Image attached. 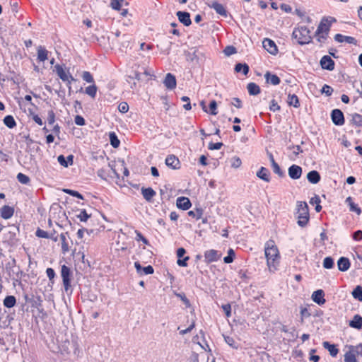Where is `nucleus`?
<instances>
[{"label":"nucleus","mask_w":362,"mask_h":362,"mask_svg":"<svg viewBox=\"0 0 362 362\" xmlns=\"http://www.w3.org/2000/svg\"><path fill=\"white\" fill-rule=\"evenodd\" d=\"M264 253L269 270H277L280 262V255L279 250L273 240H269L266 242Z\"/></svg>","instance_id":"1"},{"label":"nucleus","mask_w":362,"mask_h":362,"mask_svg":"<svg viewBox=\"0 0 362 362\" xmlns=\"http://www.w3.org/2000/svg\"><path fill=\"white\" fill-rule=\"evenodd\" d=\"M296 214L298 225L300 227L306 226L310 219V215L308 206L305 202H297Z\"/></svg>","instance_id":"2"},{"label":"nucleus","mask_w":362,"mask_h":362,"mask_svg":"<svg viewBox=\"0 0 362 362\" xmlns=\"http://www.w3.org/2000/svg\"><path fill=\"white\" fill-rule=\"evenodd\" d=\"M292 37L299 45H306L311 42L312 37L310 30L305 26H299L295 28L292 33Z\"/></svg>","instance_id":"3"},{"label":"nucleus","mask_w":362,"mask_h":362,"mask_svg":"<svg viewBox=\"0 0 362 362\" xmlns=\"http://www.w3.org/2000/svg\"><path fill=\"white\" fill-rule=\"evenodd\" d=\"M62 278V285L64 292L67 296H71L73 293L74 288L76 284L74 281V273H61Z\"/></svg>","instance_id":"4"},{"label":"nucleus","mask_w":362,"mask_h":362,"mask_svg":"<svg viewBox=\"0 0 362 362\" xmlns=\"http://www.w3.org/2000/svg\"><path fill=\"white\" fill-rule=\"evenodd\" d=\"M55 71L57 74V76L62 79L63 81L67 82V86L69 88V93L71 91V82L75 81L76 79L69 73H67L63 67L57 64L55 66Z\"/></svg>","instance_id":"5"},{"label":"nucleus","mask_w":362,"mask_h":362,"mask_svg":"<svg viewBox=\"0 0 362 362\" xmlns=\"http://www.w3.org/2000/svg\"><path fill=\"white\" fill-rule=\"evenodd\" d=\"M24 298L26 303L30 304L32 308H37L40 312L43 310L42 309V299L41 296L37 295L25 294Z\"/></svg>","instance_id":"6"},{"label":"nucleus","mask_w":362,"mask_h":362,"mask_svg":"<svg viewBox=\"0 0 362 362\" xmlns=\"http://www.w3.org/2000/svg\"><path fill=\"white\" fill-rule=\"evenodd\" d=\"M335 21H336V19L333 17L322 18V19L321 20V21L317 28L315 35H320L322 33L328 34L332 23L335 22Z\"/></svg>","instance_id":"7"},{"label":"nucleus","mask_w":362,"mask_h":362,"mask_svg":"<svg viewBox=\"0 0 362 362\" xmlns=\"http://www.w3.org/2000/svg\"><path fill=\"white\" fill-rule=\"evenodd\" d=\"M332 122L337 126H341L344 124V113L339 109H334L331 112Z\"/></svg>","instance_id":"8"},{"label":"nucleus","mask_w":362,"mask_h":362,"mask_svg":"<svg viewBox=\"0 0 362 362\" xmlns=\"http://www.w3.org/2000/svg\"><path fill=\"white\" fill-rule=\"evenodd\" d=\"M325 296V293L322 289H317L312 293L311 299L318 305H322L326 303Z\"/></svg>","instance_id":"9"},{"label":"nucleus","mask_w":362,"mask_h":362,"mask_svg":"<svg viewBox=\"0 0 362 362\" xmlns=\"http://www.w3.org/2000/svg\"><path fill=\"white\" fill-rule=\"evenodd\" d=\"M320 64L323 69L332 71L334 69V62L329 56H323L320 59Z\"/></svg>","instance_id":"10"},{"label":"nucleus","mask_w":362,"mask_h":362,"mask_svg":"<svg viewBox=\"0 0 362 362\" xmlns=\"http://www.w3.org/2000/svg\"><path fill=\"white\" fill-rule=\"evenodd\" d=\"M263 47L270 54H276L278 52V49L273 40L269 38H265L262 42Z\"/></svg>","instance_id":"11"},{"label":"nucleus","mask_w":362,"mask_h":362,"mask_svg":"<svg viewBox=\"0 0 362 362\" xmlns=\"http://www.w3.org/2000/svg\"><path fill=\"white\" fill-rule=\"evenodd\" d=\"M288 173L291 179H299L302 175V168L293 164L288 168Z\"/></svg>","instance_id":"12"},{"label":"nucleus","mask_w":362,"mask_h":362,"mask_svg":"<svg viewBox=\"0 0 362 362\" xmlns=\"http://www.w3.org/2000/svg\"><path fill=\"white\" fill-rule=\"evenodd\" d=\"M221 254L216 250H209L204 252V258L206 262H212L220 259Z\"/></svg>","instance_id":"13"},{"label":"nucleus","mask_w":362,"mask_h":362,"mask_svg":"<svg viewBox=\"0 0 362 362\" xmlns=\"http://www.w3.org/2000/svg\"><path fill=\"white\" fill-rule=\"evenodd\" d=\"M165 165L173 169H179L180 168V162L179 159L174 155H169L165 158Z\"/></svg>","instance_id":"14"},{"label":"nucleus","mask_w":362,"mask_h":362,"mask_svg":"<svg viewBox=\"0 0 362 362\" xmlns=\"http://www.w3.org/2000/svg\"><path fill=\"white\" fill-rule=\"evenodd\" d=\"M176 205L179 209L182 210H187L191 207L192 204L189 198L185 197H180L177 199Z\"/></svg>","instance_id":"15"},{"label":"nucleus","mask_w":362,"mask_h":362,"mask_svg":"<svg viewBox=\"0 0 362 362\" xmlns=\"http://www.w3.org/2000/svg\"><path fill=\"white\" fill-rule=\"evenodd\" d=\"M163 83L165 86L170 90L174 89L176 87V78L174 75L170 73L166 74Z\"/></svg>","instance_id":"16"},{"label":"nucleus","mask_w":362,"mask_h":362,"mask_svg":"<svg viewBox=\"0 0 362 362\" xmlns=\"http://www.w3.org/2000/svg\"><path fill=\"white\" fill-rule=\"evenodd\" d=\"M323 347L327 349L332 357H336L339 353L337 345L325 341L322 342Z\"/></svg>","instance_id":"17"},{"label":"nucleus","mask_w":362,"mask_h":362,"mask_svg":"<svg viewBox=\"0 0 362 362\" xmlns=\"http://www.w3.org/2000/svg\"><path fill=\"white\" fill-rule=\"evenodd\" d=\"M177 16L180 23H182L185 26H189L191 25L192 21L190 19V15L188 12L185 11H177Z\"/></svg>","instance_id":"18"},{"label":"nucleus","mask_w":362,"mask_h":362,"mask_svg":"<svg viewBox=\"0 0 362 362\" xmlns=\"http://www.w3.org/2000/svg\"><path fill=\"white\" fill-rule=\"evenodd\" d=\"M350 327L360 330L362 329V317L356 314L354 316L352 320L349 322Z\"/></svg>","instance_id":"19"},{"label":"nucleus","mask_w":362,"mask_h":362,"mask_svg":"<svg viewBox=\"0 0 362 362\" xmlns=\"http://www.w3.org/2000/svg\"><path fill=\"white\" fill-rule=\"evenodd\" d=\"M141 194L144 197V198L148 202H152L153 197L156 194V192L155 190H153L151 187H142L141 189Z\"/></svg>","instance_id":"20"},{"label":"nucleus","mask_w":362,"mask_h":362,"mask_svg":"<svg viewBox=\"0 0 362 362\" xmlns=\"http://www.w3.org/2000/svg\"><path fill=\"white\" fill-rule=\"evenodd\" d=\"M1 217L4 219H9L14 214V209L11 206L5 205L0 209Z\"/></svg>","instance_id":"21"},{"label":"nucleus","mask_w":362,"mask_h":362,"mask_svg":"<svg viewBox=\"0 0 362 362\" xmlns=\"http://www.w3.org/2000/svg\"><path fill=\"white\" fill-rule=\"evenodd\" d=\"M209 6L214 9L218 14L223 17L227 16V11L222 4L216 1H214L211 3V4L209 5Z\"/></svg>","instance_id":"22"},{"label":"nucleus","mask_w":362,"mask_h":362,"mask_svg":"<svg viewBox=\"0 0 362 362\" xmlns=\"http://www.w3.org/2000/svg\"><path fill=\"white\" fill-rule=\"evenodd\" d=\"M74 156L69 155L66 158H65L63 155H60L57 158V160L59 164L64 167H68L69 165H71L74 162Z\"/></svg>","instance_id":"23"},{"label":"nucleus","mask_w":362,"mask_h":362,"mask_svg":"<svg viewBox=\"0 0 362 362\" xmlns=\"http://www.w3.org/2000/svg\"><path fill=\"white\" fill-rule=\"evenodd\" d=\"M256 175L261 180L265 182L270 181V173L269 170L264 167H261L260 169L257 172Z\"/></svg>","instance_id":"24"},{"label":"nucleus","mask_w":362,"mask_h":362,"mask_svg":"<svg viewBox=\"0 0 362 362\" xmlns=\"http://www.w3.org/2000/svg\"><path fill=\"white\" fill-rule=\"evenodd\" d=\"M264 78L268 83H271L274 86H276L280 83L281 80L279 77L276 74H272L270 72L267 71L264 74Z\"/></svg>","instance_id":"25"},{"label":"nucleus","mask_w":362,"mask_h":362,"mask_svg":"<svg viewBox=\"0 0 362 362\" xmlns=\"http://www.w3.org/2000/svg\"><path fill=\"white\" fill-rule=\"evenodd\" d=\"M337 267L339 270L341 272L348 270L350 267L349 259L344 257H340L337 262Z\"/></svg>","instance_id":"26"},{"label":"nucleus","mask_w":362,"mask_h":362,"mask_svg":"<svg viewBox=\"0 0 362 362\" xmlns=\"http://www.w3.org/2000/svg\"><path fill=\"white\" fill-rule=\"evenodd\" d=\"M345 202L348 204L349 206V211L352 212L356 213L358 215H360L361 214V208L353 202V199L351 197H348Z\"/></svg>","instance_id":"27"},{"label":"nucleus","mask_w":362,"mask_h":362,"mask_svg":"<svg viewBox=\"0 0 362 362\" xmlns=\"http://www.w3.org/2000/svg\"><path fill=\"white\" fill-rule=\"evenodd\" d=\"M307 179L310 183L317 184L320 180V175L317 171L312 170L307 174Z\"/></svg>","instance_id":"28"},{"label":"nucleus","mask_w":362,"mask_h":362,"mask_svg":"<svg viewBox=\"0 0 362 362\" xmlns=\"http://www.w3.org/2000/svg\"><path fill=\"white\" fill-rule=\"evenodd\" d=\"M16 304V298L14 296H6L3 300V305L7 308H13Z\"/></svg>","instance_id":"29"},{"label":"nucleus","mask_w":362,"mask_h":362,"mask_svg":"<svg viewBox=\"0 0 362 362\" xmlns=\"http://www.w3.org/2000/svg\"><path fill=\"white\" fill-rule=\"evenodd\" d=\"M225 342L233 349H238L240 348V344L235 341V339L230 336L223 335Z\"/></svg>","instance_id":"30"},{"label":"nucleus","mask_w":362,"mask_h":362,"mask_svg":"<svg viewBox=\"0 0 362 362\" xmlns=\"http://www.w3.org/2000/svg\"><path fill=\"white\" fill-rule=\"evenodd\" d=\"M248 93L251 95H257L260 93V88L255 83H249L247 86Z\"/></svg>","instance_id":"31"},{"label":"nucleus","mask_w":362,"mask_h":362,"mask_svg":"<svg viewBox=\"0 0 362 362\" xmlns=\"http://www.w3.org/2000/svg\"><path fill=\"white\" fill-rule=\"evenodd\" d=\"M249 66L247 64L238 63L235 66V72H241L243 75L246 76L249 72Z\"/></svg>","instance_id":"32"},{"label":"nucleus","mask_w":362,"mask_h":362,"mask_svg":"<svg viewBox=\"0 0 362 362\" xmlns=\"http://www.w3.org/2000/svg\"><path fill=\"white\" fill-rule=\"evenodd\" d=\"M288 104L290 106H293L294 107H298L300 106V103L298 98L295 94H288Z\"/></svg>","instance_id":"33"},{"label":"nucleus","mask_w":362,"mask_h":362,"mask_svg":"<svg viewBox=\"0 0 362 362\" xmlns=\"http://www.w3.org/2000/svg\"><path fill=\"white\" fill-rule=\"evenodd\" d=\"M351 295L354 298L362 302V286L361 285L356 286L351 292Z\"/></svg>","instance_id":"34"},{"label":"nucleus","mask_w":362,"mask_h":362,"mask_svg":"<svg viewBox=\"0 0 362 362\" xmlns=\"http://www.w3.org/2000/svg\"><path fill=\"white\" fill-rule=\"evenodd\" d=\"M4 124L9 129H13L16 126V122L12 115H7L4 119Z\"/></svg>","instance_id":"35"},{"label":"nucleus","mask_w":362,"mask_h":362,"mask_svg":"<svg viewBox=\"0 0 362 362\" xmlns=\"http://www.w3.org/2000/svg\"><path fill=\"white\" fill-rule=\"evenodd\" d=\"M48 52L42 47L40 46L37 49V59L40 62H45L47 59Z\"/></svg>","instance_id":"36"},{"label":"nucleus","mask_w":362,"mask_h":362,"mask_svg":"<svg viewBox=\"0 0 362 362\" xmlns=\"http://www.w3.org/2000/svg\"><path fill=\"white\" fill-rule=\"evenodd\" d=\"M351 123L356 127H362V115L358 113L352 114Z\"/></svg>","instance_id":"37"},{"label":"nucleus","mask_w":362,"mask_h":362,"mask_svg":"<svg viewBox=\"0 0 362 362\" xmlns=\"http://www.w3.org/2000/svg\"><path fill=\"white\" fill-rule=\"evenodd\" d=\"M109 137H110V142L111 146L113 148H118L120 144V141L118 139L116 134L115 132H110Z\"/></svg>","instance_id":"38"},{"label":"nucleus","mask_w":362,"mask_h":362,"mask_svg":"<svg viewBox=\"0 0 362 362\" xmlns=\"http://www.w3.org/2000/svg\"><path fill=\"white\" fill-rule=\"evenodd\" d=\"M66 234L67 233H62L60 235V240L62 242V250L64 254L66 253L69 251V245L66 238Z\"/></svg>","instance_id":"39"},{"label":"nucleus","mask_w":362,"mask_h":362,"mask_svg":"<svg viewBox=\"0 0 362 362\" xmlns=\"http://www.w3.org/2000/svg\"><path fill=\"white\" fill-rule=\"evenodd\" d=\"M81 258L83 259V261L81 262V263H78L76 264H75V270L76 272H78V270H87L88 267H90V264L89 263H86L83 259H84V255H83L81 256Z\"/></svg>","instance_id":"40"},{"label":"nucleus","mask_w":362,"mask_h":362,"mask_svg":"<svg viewBox=\"0 0 362 362\" xmlns=\"http://www.w3.org/2000/svg\"><path fill=\"white\" fill-rule=\"evenodd\" d=\"M97 90V86L95 84H93L86 88L85 93L91 98H94L96 95Z\"/></svg>","instance_id":"41"},{"label":"nucleus","mask_w":362,"mask_h":362,"mask_svg":"<svg viewBox=\"0 0 362 362\" xmlns=\"http://www.w3.org/2000/svg\"><path fill=\"white\" fill-rule=\"evenodd\" d=\"M344 362H358L356 354L351 349L344 354Z\"/></svg>","instance_id":"42"},{"label":"nucleus","mask_w":362,"mask_h":362,"mask_svg":"<svg viewBox=\"0 0 362 362\" xmlns=\"http://www.w3.org/2000/svg\"><path fill=\"white\" fill-rule=\"evenodd\" d=\"M349 349L353 351L358 356L362 357V343L357 344L356 346H349Z\"/></svg>","instance_id":"43"},{"label":"nucleus","mask_w":362,"mask_h":362,"mask_svg":"<svg viewBox=\"0 0 362 362\" xmlns=\"http://www.w3.org/2000/svg\"><path fill=\"white\" fill-rule=\"evenodd\" d=\"M202 214H203V210L200 208H197L194 211H189L188 212V215L189 216L195 218L197 220L201 218Z\"/></svg>","instance_id":"44"},{"label":"nucleus","mask_w":362,"mask_h":362,"mask_svg":"<svg viewBox=\"0 0 362 362\" xmlns=\"http://www.w3.org/2000/svg\"><path fill=\"white\" fill-rule=\"evenodd\" d=\"M63 192L67 194H69L72 197H77L80 199H83L84 197L83 196L79 193L77 191H75V190H73V189H63Z\"/></svg>","instance_id":"45"},{"label":"nucleus","mask_w":362,"mask_h":362,"mask_svg":"<svg viewBox=\"0 0 362 362\" xmlns=\"http://www.w3.org/2000/svg\"><path fill=\"white\" fill-rule=\"evenodd\" d=\"M334 259L331 257H327L324 259L323 267L325 269H330L333 267Z\"/></svg>","instance_id":"46"},{"label":"nucleus","mask_w":362,"mask_h":362,"mask_svg":"<svg viewBox=\"0 0 362 362\" xmlns=\"http://www.w3.org/2000/svg\"><path fill=\"white\" fill-rule=\"evenodd\" d=\"M235 252L233 249H229L228 251V255L223 258V261L226 264L231 263L235 257Z\"/></svg>","instance_id":"47"},{"label":"nucleus","mask_w":362,"mask_h":362,"mask_svg":"<svg viewBox=\"0 0 362 362\" xmlns=\"http://www.w3.org/2000/svg\"><path fill=\"white\" fill-rule=\"evenodd\" d=\"M76 217L81 222H86L90 217V215L88 214L85 209H82L81 210L79 214L76 215Z\"/></svg>","instance_id":"48"},{"label":"nucleus","mask_w":362,"mask_h":362,"mask_svg":"<svg viewBox=\"0 0 362 362\" xmlns=\"http://www.w3.org/2000/svg\"><path fill=\"white\" fill-rule=\"evenodd\" d=\"M17 180L19 182H21L22 184H25V185L28 184L30 182L29 177L23 173H19L17 175Z\"/></svg>","instance_id":"49"},{"label":"nucleus","mask_w":362,"mask_h":362,"mask_svg":"<svg viewBox=\"0 0 362 362\" xmlns=\"http://www.w3.org/2000/svg\"><path fill=\"white\" fill-rule=\"evenodd\" d=\"M272 167L274 173L277 174L279 177H283L284 175V172L281 170L279 164L276 161H273Z\"/></svg>","instance_id":"50"},{"label":"nucleus","mask_w":362,"mask_h":362,"mask_svg":"<svg viewBox=\"0 0 362 362\" xmlns=\"http://www.w3.org/2000/svg\"><path fill=\"white\" fill-rule=\"evenodd\" d=\"M85 300L94 303L98 300V296L93 293H88L84 295V297H82V300L84 301Z\"/></svg>","instance_id":"51"},{"label":"nucleus","mask_w":362,"mask_h":362,"mask_svg":"<svg viewBox=\"0 0 362 362\" xmlns=\"http://www.w3.org/2000/svg\"><path fill=\"white\" fill-rule=\"evenodd\" d=\"M355 267L356 269H362V255L356 253L354 256Z\"/></svg>","instance_id":"52"},{"label":"nucleus","mask_w":362,"mask_h":362,"mask_svg":"<svg viewBox=\"0 0 362 362\" xmlns=\"http://www.w3.org/2000/svg\"><path fill=\"white\" fill-rule=\"evenodd\" d=\"M123 1L124 0H111L110 6L112 9L119 11Z\"/></svg>","instance_id":"53"},{"label":"nucleus","mask_w":362,"mask_h":362,"mask_svg":"<svg viewBox=\"0 0 362 362\" xmlns=\"http://www.w3.org/2000/svg\"><path fill=\"white\" fill-rule=\"evenodd\" d=\"M82 78L88 83H94L93 77L89 71H83L82 74Z\"/></svg>","instance_id":"54"},{"label":"nucleus","mask_w":362,"mask_h":362,"mask_svg":"<svg viewBox=\"0 0 362 362\" xmlns=\"http://www.w3.org/2000/svg\"><path fill=\"white\" fill-rule=\"evenodd\" d=\"M242 164V161L239 157L235 156L231 158V167L238 168Z\"/></svg>","instance_id":"55"},{"label":"nucleus","mask_w":362,"mask_h":362,"mask_svg":"<svg viewBox=\"0 0 362 362\" xmlns=\"http://www.w3.org/2000/svg\"><path fill=\"white\" fill-rule=\"evenodd\" d=\"M300 313L301 315V322H303L304 318H308L311 315V313L307 308L300 307Z\"/></svg>","instance_id":"56"},{"label":"nucleus","mask_w":362,"mask_h":362,"mask_svg":"<svg viewBox=\"0 0 362 362\" xmlns=\"http://www.w3.org/2000/svg\"><path fill=\"white\" fill-rule=\"evenodd\" d=\"M175 295L181 299V300L184 303L186 307L190 306V302L189 299L186 297L185 293H175Z\"/></svg>","instance_id":"57"},{"label":"nucleus","mask_w":362,"mask_h":362,"mask_svg":"<svg viewBox=\"0 0 362 362\" xmlns=\"http://www.w3.org/2000/svg\"><path fill=\"white\" fill-rule=\"evenodd\" d=\"M316 352L315 349H312L310 351V357L309 360L313 362H318L320 359V357L318 355L314 354Z\"/></svg>","instance_id":"58"},{"label":"nucleus","mask_w":362,"mask_h":362,"mask_svg":"<svg viewBox=\"0 0 362 362\" xmlns=\"http://www.w3.org/2000/svg\"><path fill=\"white\" fill-rule=\"evenodd\" d=\"M136 233V240L137 241H142L145 245H148V240L138 230L135 231Z\"/></svg>","instance_id":"59"},{"label":"nucleus","mask_w":362,"mask_h":362,"mask_svg":"<svg viewBox=\"0 0 362 362\" xmlns=\"http://www.w3.org/2000/svg\"><path fill=\"white\" fill-rule=\"evenodd\" d=\"M221 308L227 317L231 316V305L230 303L223 304L222 305Z\"/></svg>","instance_id":"60"},{"label":"nucleus","mask_w":362,"mask_h":362,"mask_svg":"<svg viewBox=\"0 0 362 362\" xmlns=\"http://www.w3.org/2000/svg\"><path fill=\"white\" fill-rule=\"evenodd\" d=\"M118 110L122 113H126L129 110V105L126 102H122L118 105Z\"/></svg>","instance_id":"61"},{"label":"nucleus","mask_w":362,"mask_h":362,"mask_svg":"<svg viewBox=\"0 0 362 362\" xmlns=\"http://www.w3.org/2000/svg\"><path fill=\"white\" fill-rule=\"evenodd\" d=\"M321 92L325 93L326 95L329 96L333 93V88L331 86L325 84L321 90Z\"/></svg>","instance_id":"62"},{"label":"nucleus","mask_w":362,"mask_h":362,"mask_svg":"<svg viewBox=\"0 0 362 362\" xmlns=\"http://www.w3.org/2000/svg\"><path fill=\"white\" fill-rule=\"evenodd\" d=\"M209 108H210V113L211 115H217V113H218L216 111L217 103L214 100H213L210 102Z\"/></svg>","instance_id":"63"},{"label":"nucleus","mask_w":362,"mask_h":362,"mask_svg":"<svg viewBox=\"0 0 362 362\" xmlns=\"http://www.w3.org/2000/svg\"><path fill=\"white\" fill-rule=\"evenodd\" d=\"M47 122L49 124H53L55 122V114L52 110L48 111Z\"/></svg>","instance_id":"64"}]
</instances>
